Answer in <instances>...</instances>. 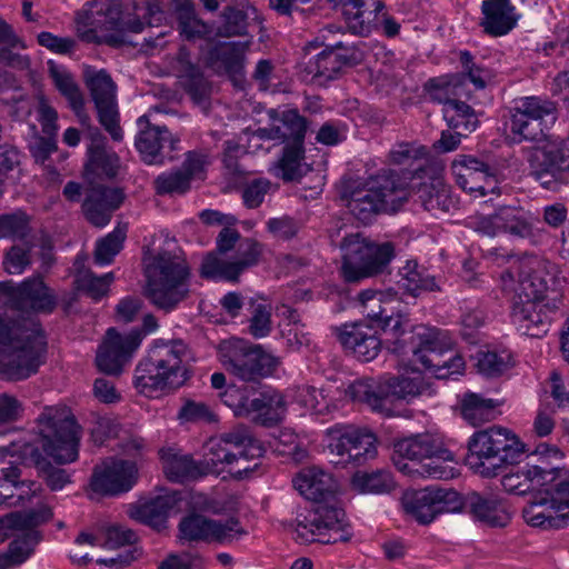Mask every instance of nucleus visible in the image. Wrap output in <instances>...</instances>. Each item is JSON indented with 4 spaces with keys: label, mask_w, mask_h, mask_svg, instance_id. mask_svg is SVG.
Returning <instances> with one entry per match:
<instances>
[{
    "label": "nucleus",
    "mask_w": 569,
    "mask_h": 569,
    "mask_svg": "<svg viewBox=\"0 0 569 569\" xmlns=\"http://www.w3.org/2000/svg\"><path fill=\"white\" fill-rule=\"evenodd\" d=\"M296 402L313 415H325L329 411V402L322 390L312 386H301L295 393Z\"/></svg>",
    "instance_id": "obj_61"
},
{
    "label": "nucleus",
    "mask_w": 569,
    "mask_h": 569,
    "mask_svg": "<svg viewBox=\"0 0 569 569\" xmlns=\"http://www.w3.org/2000/svg\"><path fill=\"white\" fill-rule=\"evenodd\" d=\"M481 12L483 18L480 26L486 33L493 37L507 34L518 21L516 8L510 0H483Z\"/></svg>",
    "instance_id": "obj_38"
},
{
    "label": "nucleus",
    "mask_w": 569,
    "mask_h": 569,
    "mask_svg": "<svg viewBox=\"0 0 569 569\" xmlns=\"http://www.w3.org/2000/svg\"><path fill=\"white\" fill-rule=\"evenodd\" d=\"M476 366L481 375L488 378H496L503 375L507 370L511 368L512 357L506 350H502L500 352H479L477 355Z\"/></svg>",
    "instance_id": "obj_58"
},
{
    "label": "nucleus",
    "mask_w": 569,
    "mask_h": 569,
    "mask_svg": "<svg viewBox=\"0 0 569 569\" xmlns=\"http://www.w3.org/2000/svg\"><path fill=\"white\" fill-rule=\"evenodd\" d=\"M163 472L170 481L186 482L203 477L200 461L189 455H182L173 448H162L159 451Z\"/></svg>",
    "instance_id": "obj_41"
},
{
    "label": "nucleus",
    "mask_w": 569,
    "mask_h": 569,
    "mask_svg": "<svg viewBox=\"0 0 569 569\" xmlns=\"http://www.w3.org/2000/svg\"><path fill=\"white\" fill-rule=\"evenodd\" d=\"M428 158V150L425 146L402 142L397 144L389 152V160L393 164L408 166L412 169L410 174H418L423 171V162Z\"/></svg>",
    "instance_id": "obj_53"
},
{
    "label": "nucleus",
    "mask_w": 569,
    "mask_h": 569,
    "mask_svg": "<svg viewBox=\"0 0 569 569\" xmlns=\"http://www.w3.org/2000/svg\"><path fill=\"white\" fill-rule=\"evenodd\" d=\"M223 368L243 381H257L269 376L278 366L277 359L261 346L243 339L224 341L219 347Z\"/></svg>",
    "instance_id": "obj_11"
},
{
    "label": "nucleus",
    "mask_w": 569,
    "mask_h": 569,
    "mask_svg": "<svg viewBox=\"0 0 569 569\" xmlns=\"http://www.w3.org/2000/svg\"><path fill=\"white\" fill-rule=\"evenodd\" d=\"M307 119L297 110L283 111L269 128H260L257 133L261 139L278 140L284 147L303 146L307 133Z\"/></svg>",
    "instance_id": "obj_34"
},
{
    "label": "nucleus",
    "mask_w": 569,
    "mask_h": 569,
    "mask_svg": "<svg viewBox=\"0 0 569 569\" xmlns=\"http://www.w3.org/2000/svg\"><path fill=\"white\" fill-rule=\"evenodd\" d=\"M86 83L94 101L100 124L114 141H121L123 132L119 124L116 83L106 70H88L86 72Z\"/></svg>",
    "instance_id": "obj_17"
},
{
    "label": "nucleus",
    "mask_w": 569,
    "mask_h": 569,
    "mask_svg": "<svg viewBox=\"0 0 569 569\" xmlns=\"http://www.w3.org/2000/svg\"><path fill=\"white\" fill-rule=\"evenodd\" d=\"M358 300L362 312L370 319L376 328L383 332H390L393 338L392 351L400 355L412 353L410 359L413 371H427L437 379H448L453 375H461L465 370V360L453 349H441L436 341L422 340V333L410 336V346L400 339L405 335L403 321L400 315H396V305H399L398 293L393 290L377 291L363 290Z\"/></svg>",
    "instance_id": "obj_1"
},
{
    "label": "nucleus",
    "mask_w": 569,
    "mask_h": 569,
    "mask_svg": "<svg viewBox=\"0 0 569 569\" xmlns=\"http://www.w3.org/2000/svg\"><path fill=\"white\" fill-rule=\"evenodd\" d=\"M244 48L239 42L218 43L207 54V66L217 74L237 77L243 69Z\"/></svg>",
    "instance_id": "obj_40"
},
{
    "label": "nucleus",
    "mask_w": 569,
    "mask_h": 569,
    "mask_svg": "<svg viewBox=\"0 0 569 569\" xmlns=\"http://www.w3.org/2000/svg\"><path fill=\"white\" fill-rule=\"evenodd\" d=\"M179 501L180 493L177 491L160 495L144 502L131 505L128 515L131 519L160 531L166 528L167 519Z\"/></svg>",
    "instance_id": "obj_35"
},
{
    "label": "nucleus",
    "mask_w": 569,
    "mask_h": 569,
    "mask_svg": "<svg viewBox=\"0 0 569 569\" xmlns=\"http://www.w3.org/2000/svg\"><path fill=\"white\" fill-rule=\"evenodd\" d=\"M144 297L158 310L169 313L189 295V268L170 252H159L146 264Z\"/></svg>",
    "instance_id": "obj_7"
},
{
    "label": "nucleus",
    "mask_w": 569,
    "mask_h": 569,
    "mask_svg": "<svg viewBox=\"0 0 569 569\" xmlns=\"http://www.w3.org/2000/svg\"><path fill=\"white\" fill-rule=\"evenodd\" d=\"M351 483L361 493H389L396 487L391 472L385 469L371 472L357 471Z\"/></svg>",
    "instance_id": "obj_52"
},
{
    "label": "nucleus",
    "mask_w": 569,
    "mask_h": 569,
    "mask_svg": "<svg viewBox=\"0 0 569 569\" xmlns=\"http://www.w3.org/2000/svg\"><path fill=\"white\" fill-rule=\"evenodd\" d=\"M466 507L476 520L490 527H506L511 519L509 505L495 495L471 492Z\"/></svg>",
    "instance_id": "obj_36"
},
{
    "label": "nucleus",
    "mask_w": 569,
    "mask_h": 569,
    "mask_svg": "<svg viewBox=\"0 0 569 569\" xmlns=\"http://www.w3.org/2000/svg\"><path fill=\"white\" fill-rule=\"evenodd\" d=\"M497 405L493 399L469 392L462 397L460 410L463 419L471 426L477 427L493 419Z\"/></svg>",
    "instance_id": "obj_48"
},
{
    "label": "nucleus",
    "mask_w": 569,
    "mask_h": 569,
    "mask_svg": "<svg viewBox=\"0 0 569 569\" xmlns=\"http://www.w3.org/2000/svg\"><path fill=\"white\" fill-rule=\"evenodd\" d=\"M528 163L529 176L545 190L558 192L569 183L568 171L552 143L535 150Z\"/></svg>",
    "instance_id": "obj_27"
},
{
    "label": "nucleus",
    "mask_w": 569,
    "mask_h": 569,
    "mask_svg": "<svg viewBox=\"0 0 569 569\" xmlns=\"http://www.w3.org/2000/svg\"><path fill=\"white\" fill-rule=\"evenodd\" d=\"M180 538L188 541L229 543L244 533L238 519H209L198 513L184 517L179 523Z\"/></svg>",
    "instance_id": "obj_21"
},
{
    "label": "nucleus",
    "mask_w": 569,
    "mask_h": 569,
    "mask_svg": "<svg viewBox=\"0 0 569 569\" xmlns=\"http://www.w3.org/2000/svg\"><path fill=\"white\" fill-rule=\"evenodd\" d=\"M89 139L88 159L84 164L87 174L116 177L120 167V159L116 152L106 149V137L99 129L94 128L89 131Z\"/></svg>",
    "instance_id": "obj_37"
},
{
    "label": "nucleus",
    "mask_w": 569,
    "mask_h": 569,
    "mask_svg": "<svg viewBox=\"0 0 569 569\" xmlns=\"http://www.w3.org/2000/svg\"><path fill=\"white\" fill-rule=\"evenodd\" d=\"M398 276L399 287L412 297L441 290L437 278L415 260L406 261L399 269Z\"/></svg>",
    "instance_id": "obj_42"
},
{
    "label": "nucleus",
    "mask_w": 569,
    "mask_h": 569,
    "mask_svg": "<svg viewBox=\"0 0 569 569\" xmlns=\"http://www.w3.org/2000/svg\"><path fill=\"white\" fill-rule=\"evenodd\" d=\"M31 244H13L4 254L3 268L10 274H20L31 264Z\"/></svg>",
    "instance_id": "obj_64"
},
{
    "label": "nucleus",
    "mask_w": 569,
    "mask_h": 569,
    "mask_svg": "<svg viewBox=\"0 0 569 569\" xmlns=\"http://www.w3.org/2000/svg\"><path fill=\"white\" fill-rule=\"evenodd\" d=\"M438 440L439 438L430 433L416 435L398 440L393 445V462L400 460L401 463L418 466V463H422L432 448H436L435 445Z\"/></svg>",
    "instance_id": "obj_43"
},
{
    "label": "nucleus",
    "mask_w": 569,
    "mask_h": 569,
    "mask_svg": "<svg viewBox=\"0 0 569 569\" xmlns=\"http://www.w3.org/2000/svg\"><path fill=\"white\" fill-rule=\"evenodd\" d=\"M154 190L157 194H183L190 189L188 177L180 169L164 172L154 179Z\"/></svg>",
    "instance_id": "obj_63"
},
{
    "label": "nucleus",
    "mask_w": 569,
    "mask_h": 569,
    "mask_svg": "<svg viewBox=\"0 0 569 569\" xmlns=\"http://www.w3.org/2000/svg\"><path fill=\"white\" fill-rule=\"evenodd\" d=\"M551 276L537 269L519 277L511 319L526 336L540 338L549 330L552 316L559 310L561 293L555 289Z\"/></svg>",
    "instance_id": "obj_4"
},
{
    "label": "nucleus",
    "mask_w": 569,
    "mask_h": 569,
    "mask_svg": "<svg viewBox=\"0 0 569 569\" xmlns=\"http://www.w3.org/2000/svg\"><path fill=\"white\" fill-rule=\"evenodd\" d=\"M382 390V381L376 382L371 379H359L350 383L346 390V395L351 400L368 405L373 411L385 413L389 411L385 406Z\"/></svg>",
    "instance_id": "obj_47"
},
{
    "label": "nucleus",
    "mask_w": 569,
    "mask_h": 569,
    "mask_svg": "<svg viewBox=\"0 0 569 569\" xmlns=\"http://www.w3.org/2000/svg\"><path fill=\"white\" fill-rule=\"evenodd\" d=\"M263 246L251 238L242 240L238 247V259L226 261L209 253L202 261L201 276L207 279L238 281L239 276L259 262Z\"/></svg>",
    "instance_id": "obj_22"
},
{
    "label": "nucleus",
    "mask_w": 569,
    "mask_h": 569,
    "mask_svg": "<svg viewBox=\"0 0 569 569\" xmlns=\"http://www.w3.org/2000/svg\"><path fill=\"white\" fill-rule=\"evenodd\" d=\"M305 147H284L282 157L274 166V176L283 181H296L303 176Z\"/></svg>",
    "instance_id": "obj_54"
},
{
    "label": "nucleus",
    "mask_w": 569,
    "mask_h": 569,
    "mask_svg": "<svg viewBox=\"0 0 569 569\" xmlns=\"http://www.w3.org/2000/svg\"><path fill=\"white\" fill-rule=\"evenodd\" d=\"M501 233H509L517 238H529L533 234L532 224L527 217L517 208H499Z\"/></svg>",
    "instance_id": "obj_57"
},
{
    "label": "nucleus",
    "mask_w": 569,
    "mask_h": 569,
    "mask_svg": "<svg viewBox=\"0 0 569 569\" xmlns=\"http://www.w3.org/2000/svg\"><path fill=\"white\" fill-rule=\"evenodd\" d=\"M163 109L154 106L149 113L138 118L139 131L136 136L134 146L141 159L147 164H162L166 158H172L168 153L173 151L179 142L164 126L152 124L149 117L152 112H162Z\"/></svg>",
    "instance_id": "obj_18"
},
{
    "label": "nucleus",
    "mask_w": 569,
    "mask_h": 569,
    "mask_svg": "<svg viewBox=\"0 0 569 569\" xmlns=\"http://www.w3.org/2000/svg\"><path fill=\"white\" fill-rule=\"evenodd\" d=\"M124 199L119 188H110L102 184L92 186L84 198L82 210L86 219L94 227L107 226Z\"/></svg>",
    "instance_id": "obj_29"
},
{
    "label": "nucleus",
    "mask_w": 569,
    "mask_h": 569,
    "mask_svg": "<svg viewBox=\"0 0 569 569\" xmlns=\"http://www.w3.org/2000/svg\"><path fill=\"white\" fill-rule=\"evenodd\" d=\"M31 232L30 216L17 209L0 214V239L23 240Z\"/></svg>",
    "instance_id": "obj_55"
},
{
    "label": "nucleus",
    "mask_w": 569,
    "mask_h": 569,
    "mask_svg": "<svg viewBox=\"0 0 569 569\" xmlns=\"http://www.w3.org/2000/svg\"><path fill=\"white\" fill-rule=\"evenodd\" d=\"M50 76L54 82V86L60 91V93L66 97L72 109H81L83 107V98L73 77L64 69H61L54 64L50 66Z\"/></svg>",
    "instance_id": "obj_59"
},
{
    "label": "nucleus",
    "mask_w": 569,
    "mask_h": 569,
    "mask_svg": "<svg viewBox=\"0 0 569 569\" xmlns=\"http://www.w3.org/2000/svg\"><path fill=\"white\" fill-rule=\"evenodd\" d=\"M461 507L462 500L456 490L438 487H427L405 500L406 511L421 525H429L441 513L457 512Z\"/></svg>",
    "instance_id": "obj_19"
},
{
    "label": "nucleus",
    "mask_w": 569,
    "mask_h": 569,
    "mask_svg": "<svg viewBox=\"0 0 569 569\" xmlns=\"http://www.w3.org/2000/svg\"><path fill=\"white\" fill-rule=\"evenodd\" d=\"M339 9L350 32L368 36L377 29L388 39L400 34L401 23L385 11L383 0H326Z\"/></svg>",
    "instance_id": "obj_10"
},
{
    "label": "nucleus",
    "mask_w": 569,
    "mask_h": 569,
    "mask_svg": "<svg viewBox=\"0 0 569 569\" xmlns=\"http://www.w3.org/2000/svg\"><path fill=\"white\" fill-rule=\"evenodd\" d=\"M188 356L189 348L181 339L156 340L134 369V388L149 398L177 390L188 380Z\"/></svg>",
    "instance_id": "obj_5"
},
{
    "label": "nucleus",
    "mask_w": 569,
    "mask_h": 569,
    "mask_svg": "<svg viewBox=\"0 0 569 569\" xmlns=\"http://www.w3.org/2000/svg\"><path fill=\"white\" fill-rule=\"evenodd\" d=\"M557 480L545 492L533 496V499L523 508V517L532 527L545 529H560L569 523V475L562 468L556 470Z\"/></svg>",
    "instance_id": "obj_12"
},
{
    "label": "nucleus",
    "mask_w": 569,
    "mask_h": 569,
    "mask_svg": "<svg viewBox=\"0 0 569 569\" xmlns=\"http://www.w3.org/2000/svg\"><path fill=\"white\" fill-rule=\"evenodd\" d=\"M177 72L183 90L191 100L203 110L208 109L211 84L200 67L192 62L190 52L181 47L177 54Z\"/></svg>",
    "instance_id": "obj_32"
},
{
    "label": "nucleus",
    "mask_w": 569,
    "mask_h": 569,
    "mask_svg": "<svg viewBox=\"0 0 569 569\" xmlns=\"http://www.w3.org/2000/svg\"><path fill=\"white\" fill-rule=\"evenodd\" d=\"M357 59L353 47L337 42L311 58L306 64L305 72L311 83L327 86L340 76L343 67L356 63Z\"/></svg>",
    "instance_id": "obj_24"
},
{
    "label": "nucleus",
    "mask_w": 569,
    "mask_h": 569,
    "mask_svg": "<svg viewBox=\"0 0 569 569\" xmlns=\"http://www.w3.org/2000/svg\"><path fill=\"white\" fill-rule=\"evenodd\" d=\"M142 340L143 333L139 330H131L127 335H121L114 328H109L97 351L96 365L98 369L109 376H119Z\"/></svg>",
    "instance_id": "obj_20"
},
{
    "label": "nucleus",
    "mask_w": 569,
    "mask_h": 569,
    "mask_svg": "<svg viewBox=\"0 0 569 569\" xmlns=\"http://www.w3.org/2000/svg\"><path fill=\"white\" fill-rule=\"evenodd\" d=\"M177 21L180 34L187 40L202 39L210 29L196 14L194 7L189 0H177Z\"/></svg>",
    "instance_id": "obj_50"
},
{
    "label": "nucleus",
    "mask_w": 569,
    "mask_h": 569,
    "mask_svg": "<svg viewBox=\"0 0 569 569\" xmlns=\"http://www.w3.org/2000/svg\"><path fill=\"white\" fill-rule=\"evenodd\" d=\"M296 531L303 541H316L326 532L345 523V511L328 505H318L307 513H299Z\"/></svg>",
    "instance_id": "obj_31"
},
{
    "label": "nucleus",
    "mask_w": 569,
    "mask_h": 569,
    "mask_svg": "<svg viewBox=\"0 0 569 569\" xmlns=\"http://www.w3.org/2000/svg\"><path fill=\"white\" fill-rule=\"evenodd\" d=\"M432 448L431 452L425 458L422 463L409 465L401 463L400 460H396L397 468L409 476L422 477L431 479H451L456 476L455 455L447 449L442 441L439 439Z\"/></svg>",
    "instance_id": "obj_30"
},
{
    "label": "nucleus",
    "mask_w": 569,
    "mask_h": 569,
    "mask_svg": "<svg viewBox=\"0 0 569 569\" xmlns=\"http://www.w3.org/2000/svg\"><path fill=\"white\" fill-rule=\"evenodd\" d=\"M327 437L335 465L359 467L377 456V438L368 429L337 423L327 429Z\"/></svg>",
    "instance_id": "obj_13"
},
{
    "label": "nucleus",
    "mask_w": 569,
    "mask_h": 569,
    "mask_svg": "<svg viewBox=\"0 0 569 569\" xmlns=\"http://www.w3.org/2000/svg\"><path fill=\"white\" fill-rule=\"evenodd\" d=\"M467 465L486 478L495 477L507 465L517 463L525 445L509 429L492 426L476 431L468 441Z\"/></svg>",
    "instance_id": "obj_8"
},
{
    "label": "nucleus",
    "mask_w": 569,
    "mask_h": 569,
    "mask_svg": "<svg viewBox=\"0 0 569 569\" xmlns=\"http://www.w3.org/2000/svg\"><path fill=\"white\" fill-rule=\"evenodd\" d=\"M113 279V272L98 277L93 272L86 270L77 274L74 282L79 290L84 291L92 299L99 300L107 295Z\"/></svg>",
    "instance_id": "obj_60"
},
{
    "label": "nucleus",
    "mask_w": 569,
    "mask_h": 569,
    "mask_svg": "<svg viewBox=\"0 0 569 569\" xmlns=\"http://www.w3.org/2000/svg\"><path fill=\"white\" fill-rule=\"evenodd\" d=\"M556 103L539 97H523L511 109L510 131L513 139L521 141H540L545 138L547 117L556 119Z\"/></svg>",
    "instance_id": "obj_16"
},
{
    "label": "nucleus",
    "mask_w": 569,
    "mask_h": 569,
    "mask_svg": "<svg viewBox=\"0 0 569 569\" xmlns=\"http://www.w3.org/2000/svg\"><path fill=\"white\" fill-rule=\"evenodd\" d=\"M556 470H558V467L547 468L543 465H527L517 472L505 475L501 479V486L507 492L518 496L540 487H546L542 491L545 492L556 482Z\"/></svg>",
    "instance_id": "obj_33"
},
{
    "label": "nucleus",
    "mask_w": 569,
    "mask_h": 569,
    "mask_svg": "<svg viewBox=\"0 0 569 569\" xmlns=\"http://www.w3.org/2000/svg\"><path fill=\"white\" fill-rule=\"evenodd\" d=\"M127 227H117L102 239L98 240L94 249V262L99 266L110 264L121 251L126 239Z\"/></svg>",
    "instance_id": "obj_56"
},
{
    "label": "nucleus",
    "mask_w": 569,
    "mask_h": 569,
    "mask_svg": "<svg viewBox=\"0 0 569 569\" xmlns=\"http://www.w3.org/2000/svg\"><path fill=\"white\" fill-rule=\"evenodd\" d=\"M292 483L301 496L316 502L326 500L337 489L332 476L317 467L302 469L292 479Z\"/></svg>",
    "instance_id": "obj_39"
},
{
    "label": "nucleus",
    "mask_w": 569,
    "mask_h": 569,
    "mask_svg": "<svg viewBox=\"0 0 569 569\" xmlns=\"http://www.w3.org/2000/svg\"><path fill=\"white\" fill-rule=\"evenodd\" d=\"M456 80L458 78L452 77L450 81L445 83L442 80L431 79L429 81L430 96L433 100L443 103L442 113L448 127L467 134L476 130L479 120L469 104L449 97L450 88L458 84Z\"/></svg>",
    "instance_id": "obj_26"
},
{
    "label": "nucleus",
    "mask_w": 569,
    "mask_h": 569,
    "mask_svg": "<svg viewBox=\"0 0 569 569\" xmlns=\"http://www.w3.org/2000/svg\"><path fill=\"white\" fill-rule=\"evenodd\" d=\"M0 301L12 310L46 315L52 313L58 305L57 296L41 277H31L18 284L0 282Z\"/></svg>",
    "instance_id": "obj_15"
},
{
    "label": "nucleus",
    "mask_w": 569,
    "mask_h": 569,
    "mask_svg": "<svg viewBox=\"0 0 569 569\" xmlns=\"http://www.w3.org/2000/svg\"><path fill=\"white\" fill-rule=\"evenodd\" d=\"M407 186L395 170H381L363 186L346 187L341 197L356 219L369 223L380 211H397L409 198Z\"/></svg>",
    "instance_id": "obj_6"
},
{
    "label": "nucleus",
    "mask_w": 569,
    "mask_h": 569,
    "mask_svg": "<svg viewBox=\"0 0 569 569\" xmlns=\"http://www.w3.org/2000/svg\"><path fill=\"white\" fill-rule=\"evenodd\" d=\"M227 447L238 453V460L259 459L263 456L266 449L262 443L253 436L251 430L239 425L233 429L223 432L219 437Z\"/></svg>",
    "instance_id": "obj_44"
},
{
    "label": "nucleus",
    "mask_w": 569,
    "mask_h": 569,
    "mask_svg": "<svg viewBox=\"0 0 569 569\" xmlns=\"http://www.w3.org/2000/svg\"><path fill=\"white\" fill-rule=\"evenodd\" d=\"M220 400L238 418H250L256 423L270 427L278 422L276 410L283 403L276 393L258 391L248 386H228L219 393Z\"/></svg>",
    "instance_id": "obj_14"
},
{
    "label": "nucleus",
    "mask_w": 569,
    "mask_h": 569,
    "mask_svg": "<svg viewBox=\"0 0 569 569\" xmlns=\"http://www.w3.org/2000/svg\"><path fill=\"white\" fill-rule=\"evenodd\" d=\"M451 172L457 184L469 193L486 196L496 189L498 169L476 157L457 156L451 163Z\"/></svg>",
    "instance_id": "obj_23"
},
{
    "label": "nucleus",
    "mask_w": 569,
    "mask_h": 569,
    "mask_svg": "<svg viewBox=\"0 0 569 569\" xmlns=\"http://www.w3.org/2000/svg\"><path fill=\"white\" fill-rule=\"evenodd\" d=\"M340 250L341 273L350 283L383 273L396 256L392 242H375L360 233L346 236L340 243Z\"/></svg>",
    "instance_id": "obj_9"
},
{
    "label": "nucleus",
    "mask_w": 569,
    "mask_h": 569,
    "mask_svg": "<svg viewBox=\"0 0 569 569\" xmlns=\"http://www.w3.org/2000/svg\"><path fill=\"white\" fill-rule=\"evenodd\" d=\"M425 390H427V387L420 375L413 377L396 376L382 380L381 391L383 392L385 406H387L389 398L410 402Z\"/></svg>",
    "instance_id": "obj_46"
},
{
    "label": "nucleus",
    "mask_w": 569,
    "mask_h": 569,
    "mask_svg": "<svg viewBox=\"0 0 569 569\" xmlns=\"http://www.w3.org/2000/svg\"><path fill=\"white\" fill-rule=\"evenodd\" d=\"M40 445L10 441L9 446L0 447V452L18 455L27 463L37 467L46 485L52 490H61L70 482L67 470L53 466L48 458L58 465L73 462L78 458V426L67 407H48L38 418Z\"/></svg>",
    "instance_id": "obj_2"
},
{
    "label": "nucleus",
    "mask_w": 569,
    "mask_h": 569,
    "mask_svg": "<svg viewBox=\"0 0 569 569\" xmlns=\"http://www.w3.org/2000/svg\"><path fill=\"white\" fill-rule=\"evenodd\" d=\"M333 332L343 349L359 361L369 362L381 351V339L375 325L366 321L345 323Z\"/></svg>",
    "instance_id": "obj_25"
},
{
    "label": "nucleus",
    "mask_w": 569,
    "mask_h": 569,
    "mask_svg": "<svg viewBox=\"0 0 569 569\" xmlns=\"http://www.w3.org/2000/svg\"><path fill=\"white\" fill-rule=\"evenodd\" d=\"M21 470L18 466L2 468L0 477V506L16 507L22 500L28 490H24L26 482L20 480Z\"/></svg>",
    "instance_id": "obj_51"
},
{
    "label": "nucleus",
    "mask_w": 569,
    "mask_h": 569,
    "mask_svg": "<svg viewBox=\"0 0 569 569\" xmlns=\"http://www.w3.org/2000/svg\"><path fill=\"white\" fill-rule=\"evenodd\" d=\"M40 540L41 535L39 531H26L10 542L7 553L13 560V563L20 566L33 553Z\"/></svg>",
    "instance_id": "obj_62"
},
{
    "label": "nucleus",
    "mask_w": 569,
    "mask_h": 569,
    "mask_svg": "<svg viewBox=\"0 0 569 569\" xmlns=\"http://www.w3.org/2000/svg\"><path fill=\"white\" fill-rule=\"evenodd\" d=\"M136 466L126 460L111 461L96 467L90 487L103 496H118L128 492L136 481Z\"/></svg>",
    "instance_id": "obj_28"
},
{
    "label": "nucleus",
    "mask_w": 569,
    "mask_h": 569,
    "mask_svg": "<svg viewBox=\"0 0 569 569\" xmlns=\"http://www.w3.org/2000/svg\"><path fill=\"white\" fill-rule=\"evenodd\" d=\"M47 340L34 318L6 320L0 316V373L18 381L37 373L46 361Z\"/></svg>",
    "instance_id": "obj_3"
},
{
    "label": "nucleus",
    "mask_w": 569,
    "mask_h": 569,
    "mask_svg": "<svg viewBox=\"0 0 569 569\" xmlns=\"http://www.w3.org/2000/svg\"><path fill=\"white\" fill-rule=\"evenodd\" d=\"M417 197L425 210L433 213L448 212L452 206L449 189L440 180L421 183Z\"/></svg>",
    "instance_id": "obj_49"
},
{
    "label": "nucleus",
    "mask_w": 569,
    "mask_h": 569,
    "mask_svg": "<svg viewBox=\"0 0 569 569\" xmlns=\"http://www.w3.org/2000/svg\"><path fill=\"white\" fill-rule=\"evenodd\" d=\"M238 453L220 439H210L206 443L203 459L200 461L203 476L209 473H220L227 467H232L233 463H239Z\"/></svg>",
    "instance_id": "obj_45"
}]
</instances>
